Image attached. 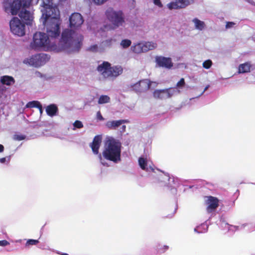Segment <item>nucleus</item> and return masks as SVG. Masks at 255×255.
Wrapping results in <instances>:
<instances>
[{
    "instance_id": "6ab92c4d",
    "label": "nucleus",
    "mask_w": 255,
    "mask_h": 255,
    "mask_svg": "<svg viewBox=\"0 0 255 255\" xmlns=\"http://www.w3.org/2000/svg\"><path fill=\"white\" fill-rule=\"evenodd\" d=\"M251 64L247 62L239 65L238 68L239 73H245L250 72L251 71Z\"/></svg>"
},
{
    "instance_id": "c9c22d12",
    "label": "nucleus",
    "mask_w": 255,
    "mask_h": 255,
    "mask_svg": "<svg viewBox=\"0 0 255 255\" xmlns=\"http://www.w3.org/2000/svg\"><path fill=\"white\" fill-rule=\"evenodd\" d=\"M73 126H74V127H75L77 128H81L83 127V125L81 121H78V120L76 121L74 123Z\"/></svg>"
},
{
    "instance_id": "dca6fc26",
    "label": "nucleus",
    "mask_w": 255,
    "mask_h": 255,
    "mask_svg": "<svg viewBox=\"0 0 255 255\" xmlns=\"http://www.w3.org/2000/svg\"><path fill=\"white\" fill-rule=\"evenodd\" d=\"M128 122V120H127L108 121L106 124V126L110 129H116L123 124L127 123Z\"/></svg>"
},
{
    "instance_id": "9d476101",
    "label": "nucleus",
    "mask_w": 255,
    "mask_h": 255,
    "mask_svg": "<svg viewBox=\"0 0 255 255\" xmlns=\"http://www.w3.org/2000/svg\"><path fill=\"white\" fill-rule=\"evenodd\" d=\"M219 200L217 198L212 196H208L207 200H206L207 212L211 213L215 211L219 206Z\"/></svg>"
},
{
    "instance_id": "9b49d317",
    "label": "nucleus",
    "mask_w": 255,
    "mask_h": 255,
    "mask_svg": "<svg viewBox=\"0 0 255 255\" xmlns=\"http://www.w3.org/2000/svg\"><path fill=\"white\" fill-rule=\"evenodd\" d=\"M155 62L160 67L170 69L173 67L172 59L170 57H165L162 56H156L155 57Z\"/></svg>"
},
{
    "instance_id": "4c0bfd02",
    "label": "nucleus",
    "mask_w": 255,
    "mask_h": 255,
    "mask_svg": "<svg viewBox=\"0 0 255 255\" xmlns=\"http://www.w3.org/2000/svg\"><path fill=\"white\" fill-rule=\"evenodd\" d=\"M9 244V243L6 240L0 241V246L4 247Z\"/></svg>"
},
{
    "instance_id": "72a5a7b5",
    "label": "nucleus",
    "mask_w": 255,
    "mask_h": 255,
    "mask_svg": "<svg viewBox=\"0 0 255 255\" xmlns=\"http://www.w3.org/2000/svg\"><path fill=\"white\" fill-rule=\"evenodd\" d=\"M98 45L97 44H94L89 47L87 50L93 52H96L98 51Z\"/></svg>"
},
{
    "instance_id": "2eb2a0df",
    "label": "nucleus",
    "mask_w": 255,
    "mask_h": 255,
    "mask_svg": "<svg viewBox=\"0 0 255 255\" xmlns=\"http://www.w3.org/2000/svg\"><path fill=\"white\" fill-rule=\"evenodd\" d=\"M19 16L25 21L26 24H30L33 20L32 14L25 8H22L19 13Z\"/></svg>"
},
{
    "instance_id": "393cba45",
    "label": "nucleus",
    "mask_w": 255,
    "mask_h": 255,
    "mask_svg": "<svg viewBox=\"0 0 255 255\" xmlns=\"http://www.w3.org/2000/svg\"><path fill=\"white\" fill-rule=\"evenodd\" d=\"M193 21L195 23V28L196 29L202 30L205 26L204 22L200 20L197 18L193 19Z\"/></svg>"
},
{
    "instance_id": "e433bc0d",
    "label": "nucleus",
    "mask_w": 255,
    "mask_h": 255,
    "mask_svg": "<svg viewBox=\"0 0 255 255\" xmlns=\"http://www.w3.org/2000/svg\"><path fill=\"white\" fill-rule=\"evenodd\" d=\"M153 2L154 4L157 5L159 7H162L163 6L160 0H153Z\"/></svg>"
},
{
    "instance_id": "39448f33",
    "label": "nucleus",
    "mask_w": 255,
    "mask_h": 255,
    "mask_svg": "<svg viewBox=\"0 0 255 255\" xmlns=\"http://www.w3.org/2000/svg\"><path fill=\"white\" fill-rule=\"evenodd\" d=\"M11 32L14 35L22 36L25 34V24L16 17H14L9 22Z\"/></svg>"
},
{
    "instance_id": "4468645a",
    "label": "nucleus",
    "mask_w": 255,
    "mask_h": 255,
    "mask_svg": "<svg viewBox=\"0 0 255 255\" xmlns=\"http://www.w3.org/2000/svg\"><path fill=\"white\" fill-rule=\"evenodd\" d=\"M102 142V137L100 135H96L94 137L92 142L90 144V147L94 154H98L99 150Z\"/></svg>"
},
{
    "instance_id": "7c9ffc66",
    "label": "nucleus",
    "mask_w": 255,
    "mask_h": 255,
    "mask_svg": "<svg viewBox=\"0 0 255 255\" xmlns=\"http://www.w3.org/2000/svg\"><path fill=\"white\" fill-rule=\"evenodd\" d=\"M212 65V62L211 60H207L203 63V67L205 69H209Z\"/></svg>"
},
{
    "instance_id": "a211bd4d",
    "label": "nucleus",
    "mask_w": 255,
    "mask_h": 255,
    "mask_svg": "<svg viewBox=\"0 0 255 255\" xmlns=\"http://www.w3.org/2000/svg\"><path fill=\"white\" fill-rule=\"evenodd\" d=\"M21 7L22 8L21 1L20 0H13L12 2L10 13L12 15H16Z\"/></svg>"
},
{
    "instance_id": "c85d7f7f",
    "label": "nucleus",
    "mask_w": 255,
    "mask_h": 255,
    "mask_svg": "<svg viewBox=\"0 0 255 255\" xmlns=\"http://www.w3.org/2000/svg\"><path fill=\"white\" fill-rule=\"evenodd\" d=\"M131 41L129 39H125L121 41V45L123 48H127L130 46Z\"/></svg>"
},
{
    "instance_id": "f03ea898",
    "label": "nucleus",
    "mask_w": 255,
    "mask_h": 255,
    "mask_svg": "<svg viewBox=\"0 0 255 255\" xmlns=\"http://www.w3.org/2000/svg\"><path fill=\"white\" fill-rule=\"evenodd\" d=\"M83 36L76 31L66 29L61 34L60 41L61 48L68 53L78 52L82 45Z\"/></svg>"
},
{
    "instance_id": "ea45409f",
    "label": "nucleus",
    "mask_w": 255,
    "mask_h": 255,
    "mask_svg": "<svg viewBox=\"0 0 255 255\" xmlns=\"http://www.w3.org/2000/svg\"><path fill=\"white\" fill-rule=\"evenodd\" d=\"M108 0H93L94 2L97 4H102Z\"/></svg>"
},
{
    "instance_id": "4be33fe9",
    "label": "nucleus",
    "mask_w": 255,
    "mask_h": 255,
    "mask_svg": "<svg viewBox=\"0 0 255 255\" xmlns=\"http://www.w3.org/2000/svg\"><path fill=\"white\" fill-rule=\"evenodd\" d=\"M130 49L133 52L137 54L145 52L143 50L142 43H138L135 45H133L131 46Z\"/></svg>"
},
{
    "instance_id": "a19ab883",
    "label": "nucleus",
    "mask_w": 255,
    "mask_h": 255,
    "mask_svg": "<svg viewBox=\"0 0 255 255\" xmlns=\"http://www.w3.org/2000/svg\"><path fill=\"white\" fill-rule=\"evenodd\" d=\"M235 23L233 22H227L226 24V28L232 27Z\"/></svg>"
},
{
    "instance_id": "5701e85b",
    "label": "nucleus",
    "mask_w": 255,
    "mask_h": 255,
    "mask_svg": "<svg viewBox=\"0 0 255 255\" xmlns=\"http://www.w3.org/2000/svg\"><path fill=\"white\" fill-rule=\"evenodd\" d=\"M142 44L143 50L145 52L149 50H153L157 47V44L153 42H146L142 43Z\"/></svg>"
},
{
    "instance_id": "f8f14e48",
    "label": "nucleus",
    "mask_w": 255,
    "mask_h": 255,
    "mask_svg": "<svg viewBox=\"0 0 255 255\" xmlns=\"http://www.w3.org/2000/svg\"><path fill=\"white\" fill-rule=\"evenodd\" d=\"M69 21L70 27L76 28L81 26L84 22V19L80 13L75 12L70 16Z\"/></svg>"
},
{
    "instance_id": "f704fd0d",
    "label": "nucleus",
    "mask_w": 255,
    "mask_h": 255,
    "mask_svg": "<svg viewBox=\"0 0 255 255\" xmlns=\"http://www.w3.org/2000/svg\"><path fill=\"white\" fill-rule=\"evenodd\" d=\"M185 85V82L184 78H181L179 82L176 84V87L179 88H182Z\"/></svg>"
},
{
    "instance_id": "09e8293b",
    "label": "nucleus",
    "mask_w": 255,
    "mask_h": 255,
    "mask_svg": "<svg viewBox=\"0 0 255 255\" xmlns=\"http://www.w3.org/2000/svg\"><path fill=\"white\" fill-rule=\"evenodd\" d=\"M208 87H209V86H207L205 88V89H204V90L203 92H205V91H206V90L208 89Z\"/></svg>"
},
{
    "instance_id": "8fccbe9b",
    "label": "nucleus",
    "mask_w": 255,
    "mask_h": 255,
    "mask_svg": "<svg viewBox=\"0 0 255 255\" xmlns=\"http://www.w3.org/2000/svg\"><path fill=\"white\" fill-rule=\"evenodd\" d=\"M62 255H69L68 254L66 253H63Z\"/></svg>"
},
{
    "instance_id": "f3484780",
    "label": "nucleus",
    "mask_w": 255,
    "mask_h": 255,
    "mask_svg": "<svg viewBox=\"0 0 255 255\" xmlns=\"http://www.w3.org/2000/svg\"><path fill=\"white\" fill-rule=\"evenodd\" d=\"M123 71V68L121 66L117 65L110 66V72L109 73V78L117 77L122 74Z\"/></svg>"
},
{
    "instance_id": "473e14b6",
    "label": "nucleus",
    "mask_w": 255,
    "mask_h": 255,
    "mask_svg": "<svg viewBox=\"0 0 255 255\" xmlns=\"http://www.w3.org/2000/svg\"><path fill=\"white\" fill-rule=\"evenodd\" d=\"M25 138V136L22 134H14L13 139L15 140L20 141Z\"/></svg>"
},
{
    "instance_id": "f257e3e1",
    "label": "nucleus",
    "mask_w": 255,
    "mask_h": 255,
    "mask_svg": "<svg viewBox=\"0 0 255 255\" xmlns=\"http://www.w3.org/2000/svg\"><path fill=\"white\" fill-rule=\"evenodd\" d=\"M53 0H42L41 19L46 28L47 35L40 32H36L33 37L31 47L33 49L49 47V37L56 38L60 34V26L61 23L60 11L56 5H53Z\"/></svg>"
},
{
    "instance_id": "7ed1b4c3",
    "label": "nucleus",
    "mask_w": 255,
    "mask_h": 255,
    "mask_svg": "<svg viewBox=\"0 0 255 255\" xmlns=\"http://www.w3.org/2000/svg\"><path fill=\"white\" fill-rule=\"evenodd\" d=\"M121 143L114 138L107 140L102 152L103 157L115 163L121 161Z\"/></svg>"
},
{
    "instance_id": "1a4fd4ad",
    "label": "nucleus",
    "mask_w": 255,
    "mask_h": 255,
    "mask_svg": "<svg viewBox=\"0 0 255 255\" xmlns=\"http://www.w3.org/2000/svg\"><path fill=\"white\" fill-rule=\"evenodd\" d=\"M193 2V0H175L167 4L169 9L183 8Z\"/></svg>"
},
{
    "instance_id": "37998d69",
    "label": "nucleus",
    "mask_w": 255,
    "mask_h": 255,
    "mask_svg": "<svg viewBox=\"0 0 255 255\" xmlns=\"http://www.w3.org/2000/svg\"><path fill=\"white\" fill-rule=\"evenodd\" d=\"M6 158L5 157H2L0 158V162L1 163H3L5 162Z\"/></svg>"
},
{
    "instance_id": "aec40b11",
    "label": "nucleus",
    "mask_w": 255,
    "mask_h": 255,
    "mask_svg": "<svg viewBox=\"0 0 255 255\" xmlns=\"http://www.w3.org/2000/svg\"><path fill=\"white\" fill-rule=\"evenodd\" d=\"M58 110V108L55 104H51L48 106L46 108V112L47 114L51 117H53L56 115Z\"/></svg>"
},
{
    "instance_id": "ddd939ff",
    "label": "nucleus",
    "mask_w": 255,
    "mask_h": 255,
    "mask_svg": "<svg viewBox=\"0 0 255 255\" xmlns=\"http://www.w3.org/2000/svg\"><path fill=\"white\" fill-rule=\"evenodd\" d=\"M111 64L106 61H104L102 64L98 65L97 71L99 72L105 78H109V73L110 72Z\"/></svg>"
},
{
    "instance_id": "c03bdc74",
    "label": "nucleus",
    "mask_w": 255,
    "mask_h": 255,
    "mask_svg": "<svg viewBox=\"0 0 255 255\" xmlns=\"http://www.w3.org/2000/svg\"><path fill=\"white\" fill-rule=\"evenodd\" d=\"M4 146L2 144H0V152L3 151Z\"/></svg>"
},
{
    "instance_id": "b1692460",
    "label": "nucleus",
    "mask_w": 255,
    "mask_h": 255,
    "mask_svg": "<svg viewBox=\"0 0 255 255\" xmlns=\"http://www.w3.org/2000/svg\"><path fill=\"white\" fill-rule=\"evenodd\" d=\"M12 2L11 0H4L3 1L2 5L5 12L7 13H10Z\"/></svg>"
},
{
    "instance_id": "bb28decb",
    "label": "nucleus",
    "mask_w": 255,
    "mask_h": 255,
    "mask_svg": "<svg viewBox=\"0 0 255 255\" xmlns=\"http://www.w3.org/2000/svg\"><path fill=\"white\" fill-rule=\"evenodd\" d=\"M138 163L140 167L144 170H147V168H146L147 166V161L146 159L143 157H140L138 159Z\"/></svg>"
},
{
    "instance_id": "2f4dec72",
    "label": "nucleus",
    "mask_w": 255,
    "mask_h": 255,
    "mask_svg": "<svg viewBox=\"0 0 255 255\" xmlns=\"http://www.w3.org/2000/svg\"><path fill=\"white\" fill-rule=\"evenodd\" d=\"M39 243L38 240L29 239L26 243V246H28L30 245H36Z\"/></svg>"
},
{
    "instance_id": "6e6552de",
    "label": "nucleus",
    "mask_w": 255,
    "mask_h": 255,
    "mask_svg": "<svg viewBox=\"0 0 255 255\" xmlns=\"http://www.w3.org/2000/svg\"><path fill=\"white\" fill-rule=\"evenodd\" d=\"M151 82L148 79H143L131 85L130 88L136 93H142L147 91L150 87Z\"/></svg>"
},
{
    "instance_id": "cd10ccee",
    "label": "nucleus",
    "mask_w": 255,
    "mask_h": 255,
    "mask_svg": "<svg viewBox=\"0 0 255 255\" xmlns=\"http://www.w3.org/2000/svg\"><path fill=\"white\" fill-rule=\"evenodd\" d=\"M110 98L108 96L102 95L100 96L98 100L99 104H103L110 102Z\"/></svg>"
},
{
    "instance_id": "a18cd8bd",
    "label": "nucleus",
    "mask_w": 255,
    "mask_h": 255,
    "mask_svg": "<svg viewBox=\"0 0 255 255\" xmlns=\"http://www.w3.org/2000/svg\"><path fill=\"white\" fill-rule=\"evenodd\" d=\"M99 158L100 159V160L101 161L102 164H103V165H105L104 163L102 162V155L101 154H99Z\"/></svg>"
},
{
    "instance_id": "423d86ee",
    "label": "nucleus",
    "mask_w": 255,
    "mask_h": 255,
    "mask_svg": "<svg viewBox=\"0 0 255 255\" xmlns=\"http://www.w3.org/2000/svg\"><path fill=\"white\" fill-rule=\"evenodd\" d=\"M49 59L48 56L44 53H40L32 56L27 59L26 63L35 67H40L44 64Z\"/></svg>"
},
{
    "instance_id": "c756f323",
    "label": "nucleus",
    "mask_w": 255,
    "mask_h": 255,
    "mask_svg": "<svg viewBox=\"0 0 255 255\" xmlns=\"http://www.w3.org/2000/svg\"><path fill=\"white\" fill-rule=\"evenodd\" d=\"M22 4V8H26L28 7L31 4L32 0H20Z\"/></svg>"
},
{
    "instance_id": "49530a36",
    "label": "nucleus",
    "mask_w": 255,
    "mask_h": 255,
    "mask_svg": "<svg viewBox=\"0 0 255 255\" xmlns=\"http://www.w3.org/2000/svg\"><path fill=\"white\" fill-rule=\"evenodd\" d=\"M126 126L124 125L122 126V131H125L126 130Z\"/></svg>"
},
{
    "instance_id": "20e7f679",
    "label": "nucleus",
    "mask_w": 255,
    "mask_h": 255,
    "mask_svg": "<svg viewBox=\"0 0 255 255\" xmlns=\"http://www.w3.org/2000/svg\"><path fill=\"white\" fill-rule=\"evenodd\" d=\"M105 14L107 18L112 23L114 28L125 25V16L122 11H116L113 8L110 7L107 9Z\"/></svg>"
},
{
    "instance_id": "58836bf2",
    "label": "nucleus",
    "mask_w": 255,
    "mask_h": 255,
    "mask_svg": "<svg viewBox=\"0 0 255 255\" xmlns=\"http://www.w3.org/2000/svg\"><path fill=\"white\" fill-rule=\"evenodd\" d=\"M97 118L100 121H103V120H104V118L102 116L100 111H98L97 112Z\"/></svg>"
},
{
    "instance_id": "0eeeda50",
    "label": "nucleus",
    "mask_w": 255,
    "mask_h": 255,
    "mask_svg": "<svg viewBox=\"0 0 255 255\" xmlns=\"http://www.w3.org/2000/svg\"><path fill=\"white\" fill-rule=\"evenodd\" d=\"M176 92L175 88L155 90L153 93V96L155 99L160 100L166 99L171 98Z\"/></svg>"
},
{
    "instance_id": "de8ad7c7",
    "label": "nucleus",
    "mask_w": 255,
    "mask_h": 255,
    "mask_svg": "<svg viewBox=\"0 0 255 255\" xmlns=\"http://www.w3.org/2000/svg\"><path fill=\"white\" fill-rule=\"evenodd\" d=\"M37 109H39V111L40 113H42V106H41V108H37Z\"/></svg>"
},
{
    "instance_id": "a878e982",
    "label": "nucleus",
    "mask_w": 255,
    "mask_h": 255,
    "mask_svg": "<svg viewBox=\"0 0 255 255\" xmlns=\"http://www.w3.org/2000/svg\"><path fill=\"white\" fill-rule=\"evenodd\" d=\"M27 108H41V104L37 101H33L28 102L26 105Z\"/></svg>"
},
{
    "instance_id": "79ce46f5",
    "label": "nucleus",
    "mask_w": 255,
    "mask_h": 255,
    "mask_svg": "<svg viewBox=\"0 0 255 255\" xmlns=\"http://www.w3.org/2000/svg\"><path fill=\"white\" fill-rule=\"evenodd\" d=\"M245 1L250 3L253 5H255V2L253 0H244Z\"/></svg>"
},
{
    "instance_id": "412c9836",
    "label": "nucleus",
    "mask_w": 255,
    "mask_h": 255,
    "mask_svg": "<svg viewBox=\"0 0 255 255\" xmlns=\"http://www.w3.org/2000/svg\"><path fill=\"white\" fill-rule=\"evenodd\" d=\"M0 82L2 84L9 86L14 84L15 80L11 76H3L1 77Z\"/></svg>"
}]
</instances>
